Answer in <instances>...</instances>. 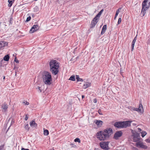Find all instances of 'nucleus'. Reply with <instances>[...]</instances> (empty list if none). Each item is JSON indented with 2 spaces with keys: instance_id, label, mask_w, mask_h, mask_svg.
<instances>
[{
  "instance_id": "1",
  "label": "nucleus",
  "mask_w": 150,
  "mask_h": 150,
  "mask_svg": "<svg viewBox=\"0 0 150 150\" xmlns=\"http://www.w3.org/2000/svg\"><path fill=\"white\" fill-rule=\"evenodd\" d=\"M111 128H107L103 131H100L96 134L97 138L100 141L107 139L112 133Z\"/></svg>"
},
{
  "instance_id": "2",
  "label": "nucleus",
  "mask_w": 150,
  "mask_h": 150,
  "mask_svg": "<svg viewBox=\"0 0 150 150\" xmlns=\"http://www.w3.org/2000/svg\"><path fill=\"white\" fill-rule=\"evenodd\" d=\"M50 71L52 74L56 75L59 72V63L56 60H52L50 62Z\"/></svg>"
},
{
  "instance_id": "3",
  "label": "nucleus",
  "mask_w": 150,
  "mask_h": 150,
  "mask_svg": "<svg viewBox=\"0 0 150 150\" xmlns=\"http://www.w3.org/2000/svg\"><path fill=\"white\" fill-rule=\"evenodd\" d=\"M42 79L43 83L46 85H50L52 83V79L50 73L44 71L42 74Z\"/></svg>"
},
{
  "instance_id": "4",
  "label": "nucleus",
  "mask_w": 150,
  "mask_h": 150,
  "mask_svg": "<svg viewBox=\"0 0 150 150\" xmlns=\"http://www.w3.org/2000/svg\"><path fill=\"white\" fill-rule=\"evenodd\" d=\"M131 121H118L116 122L114 124V126L118 128H125L130 126Z\"/></svg>"
},
{
  "instance_id": "5",
  "label": "nucleus",
  "mask_w": 150,
  "mask_h": 150,
  "mask_svg": "<svg viewBox=\"0 0 150 150\" xmlns=\"http://www.w3.org/2000/svg\"><path fill=\"white\" fill-rule=\"evenodd\" d=\"M109 142H102L100 143V145L101 148L105 150H108L109 149V148L108 146Z\"/></svg>"
},
{
  "instance_id": "6",
  "label": "nucleus",
  "mask_w": 150,
  "mask_h": 150,
  "mask_svg": "<svg viewBox=\"0 0 150 150\" xmlns=\"http://www.w3.org/2000/svg\"><path fill=\"white\" fill-rule=\"evenodd\" d=\"M122 134L123 133L122 131H117L115 133L113 138L116 140L118 139L122 136Z\"/></svg>"
},
{
  "instance_id": "7",
  "label": "nucleus",
  "mask_w": 150,
  "mask_h": 150,
  "mask_svg": "<svg viewBox=\"0 0 150 150\" xmlns=\"http://www.w3.org/2000/svg\"><path fill=\"white\" fill-rule=\"evenodd\" d=\"M98 19L95 17L92 21L90 25V28H93L96 25L98 21Z\"/></svg>"
},
{
  "instance_id": "8",
  "label": "nucleus",
  "mask_w": 150,
  "mask_h": 150,
  "mask_svg": "<svg viewBox=\"0 0 150 150\" xmlns=\"http://www.w3.org/2000/svg\"><path fill=\"white\" fill-rule=\"evenodd\" d=\"M136 145L137 147L144 149H146L147 148V146L144 145L143 143H141L140 142H137L136 143Z\"/></svg>"
},
{
  "instance_id": "9",
  "label": "nucleus",
  "mask_w": 150,
  "mask_h": 150,
  "mask_svg": "<svg viewBox=\"0 0 150 150\" xmlns=\"http://www.w3.org/2000/svg\"><path fill=\"white\" fill-rule=\"evenodd\" d=\"M39 29V27L38 25H34L31 28L30 32V33H33L38 30Z\"/></svg>"
},
{
  "instance_id": "10",
  "label": "nucleus",
  "mask_w": 150,
  "mask_h": 150,
  "mask_svg": "<svg viewBox=\"0 0 150 150\" xmlns=\"http://www.w3.org/2000/svg\"><path fill=\"white\" fill-rule=\"evenodd\" d=\"M8 105L7 104L5 103L2 104L1 105V108L2 110V111L5 112H6L8 108Z\"/></svg>"
},
{
  "instance_id": "11",
  "label": "nucleus",
  "mask_w": 150,
  "mask_h": 150,
  "mask_svg": "<svg viewBox=\"0 0 150 150\" xmlns=\"http://www.w3.org/2000/svg\"><path fill=\"white\" fill-rule=\"evenodd\" d=\"M30 126L32 128H36L37 126V124H36L35 121L32 120L30 123Z\"/></svg>"
},
{
  "instance_id": "12",
  "label": "nucleus",
  "mask_w": 150,
  "mask_h": 150,
  "mask_svg": "<svg viewBox=\"0 0 150 150\" xmlns=\"http://www.w3.org/2000/svg\"><path fill=\"white\" fill-rule=\"evenodd\" d=\"M7 45V43L4 41L0 42V50Z\"/></svg>"
},
{
  "instance_id": "13",
  "label": "nucleus",
  "mask_w": 150,
  "mask_h": 150,
  "mask_svg": "<svg viewBox=\"0 0 150 150\" xmlns=\"http://www.w3.org/2000/svg\"><path fill=\"white\" fill-rule=\"evenodd\" d=\"M147 2H145V4H144V6L143 5V3H142V12L143 10H146L147 9L149 8V5H147Z\"/></svg>"
},
{
  "instance_id": "14",
  "label": "nucleus",
  "mask_w": 150,
  "mask_h": 150,
  "mask_svg": "<svg viewBox=\"0 0 150 150\" xmlns=\"http://www.w3.org/2000/svg\"><path fill=\"white\" fill-rule=\"evenodd\" d=\"M95 123L98 126L100 127L103 124V122L101 120H96Z\"/></svg>"
},
{
  "instance_id": "15",
  "label": "nucleus",
  "mask_w": 150,
  "mask_h": 150,
  "mask_svg": "<svg viewBox=\"0 0 150 150\" xmlns=\"http://www.w3.org/2000/svg\"><path fill=\"white\" fill-rule=\"evenodd\" d=\"M91 86V83H90L86 82L83 85V88L84 89H86L87 88L90 86Z\"/></svg>"
},
{
  "instance_id": "16",
  "label": "nucleus",
  "mask_w": 150,
  "mask_h": 150,
  "mask_svg": "<svg viewBox=\"0 0 150 150\" xmlns=\"http://www.w3.org/2000/svg\"><path fill=\"white\" fill-rule=\"evenodd\" d=\"M107 29V26L106 25H104L102 29V31L101 33V35L103 34L105 32Z\"/></svg>"
},
{
  "instance_id": "17",
  "label": "nucleus",
  "mask_w": 150,
  "mask_h": 150,
  "mask_svg": "<svg viewBox=\"0 0 150 150\" xmlns=\"http://www.w3.org/2000/svg\"><path fill=\"white\" fill-rule=\"evenodd\" d=\"M137 40V37H135L134 38L132 42V51H133V50L134 49V45L136 41V40Z\"/></svg>"
},
{
  "instance_id": "18",
  "label": "nucleus",
  "mask_w": 150,
  "mask_h": 150,
  "mask_svg": "<svg viewBox=\"0 0 150 150\" xmlns=\"http://www.w3.org/2000/svg\"><path fill=\"white\" fill-rule=\"evenodd\" d=\"M103 10L102 9L96 15V16H95V18H97L98 19H99L100 16L101 15L102 13L103 12Z\"/></svg>"
},
{
  "instance_id": "19",
  "label": "nucleus",
  "mask_w": 150,
  "mask_h": 150,
  "mask_svg": "<svg viewBox=\"0 0 150 150\" xmlns=\"http://www.w3.org/2000/svg\"><path fill=\"white\" fill-rule=\"evenodd\" d=\"M14 0H8V2L9 3V4H8V6L9 7H11L12 4L13 3L14 1Z\"/></svg>"
},
{
  "instance_id": "20",
  "label": "nucleus",
  "mask_w": 150,
  "mask_h": 150,
  "mask_svg": "<svg viewBox=\"0 0 150 150\" xmlns=\"http://www.w3.org/2000/svg\"><path fill=\"white\" fill-rule=\"evenodd\" d=\"M139 112H141L142 110H143L142 105V104H140L139 105V107L138 108Z\"/></svg>"
},
{
  "instance_id": "21",
  "label": "nucleus",
  "mask_w": 150,
  "mask_h": 150,
  "mask_svg": "<svg viewBox=\"0 0 150 150\" xmlns=\"http://www.w3.org/2000/svg\"><path fill=\"white\" fill-rule=\"evenodd\" d=\"M76 78L78 81H83V80L79 78V76L78 75H76Z\"/></svg>"
},
{
  "instance_id": "22",
  "label": "nucleus",
  "mask_w": 150,
  "mask_h": 150,
  "mask_svg": "<svg viewBox=\"0 0 150 150\" xmlns=\"http://www.w3.org/2000/svg\"><path fill=\"white\" fill-rule=\"evenodd\" d=\"M133 137H139V133L135 132L133 133Z\"/></svg>"
},
{
  "instance_id": "23",
  "label": "nucleus",
  "mask_w": 150,
  "mask_h": 150,
  "mask_svg": "<svg viewBox=\"0 0 150 150\" xmlns=\"http://www.w3.org/2000/svg\"><path fill=\"white\" fill-rule=\"evenodd\" d=\"M133 139L134 142H137L140 140L139 137H133Z\"/></svg>"
},
{
  "instance_id": "24",
  "label": "nucleus",
  "mask_w": 150,
  "mask_h": 150,
  "mask_svg": "<svg viewBox=\"0 0 150 150\" xmlns=\"http://www.w3.org/2000/svg\"><path fill=\"white\" fill-rule=\"evenodd\" d=\"M121 9V8H119L117 9V10L116 13V14L115 15V18H114L115 19H116L117 16V15H118V14H119V13L120 12V10Z\"/></svg>"
},
{
  "instance_id": "25",
  "label": "nucleus",
  "mask_w": 150,
  "mask_h": 150,
  "mask_svg": "<svg viewBox=\"0 0 150 150\" xmlns=\"http://www.w3.org/2000/svg\"><path fill=\"white\" fill-rule=\"evenodd\" d=\"M9 56L8 55H7L4 56V59L5 61H8L9 60Z\"/></svg>"
},
{
  "instance_id": "26",
  "label": "nucleus",
  "mask_w": 150,
  "mask_h": 150,
  "mask_svg": "<svg viewBox=\"0 0 150 150\" xmlns=\"http://www.w3.org/2000/svg\"><path fill=\"white\" fill-rule=\"evenodd\" d=\"M49 133L48 131L46 129L44 131V134L45 135L47 136L49 134Z\"/></svg>"
},
{
  "instance_id": "27",
  "label": "nucleus",
  "mask_w": 150,
  "mask_h": 150,
  "mask_svg": "<svg viewBox=\"0 0 150 150\" xmlns=\"http://www.w3.org/2000/svg\"><path fill=\"white\" fill-rule=\"evenodd\" d=\"M141 133L142 134V137H144L147 134L146 132L145 131H142Z\"/></svg>"
},
{
  "instance_id": "28",
  "label": "nucleus",
  "mask_w": 150,
  "mask_h": 150,
  "mask_svg": "<svg viewBox=\"0 0 150 150\" xmlns=\"http://www.w3.org/2000/svg\"><path fill=\"white\" fill-rule=\"evenodd\" d=\"M69 80H72V81H75V77L74 76H71L70 77V78Z\"/></svg>"
},
{
  "instance_id": "29",
  "label": "nucleus",
  "mask_w": 150,
  "mask_h": 150,
  "mask_svg": "<svg viewBox=\"0 0 150 150\" xmlns=\"http://www.w3.org/2000/svg\"><path fill=\"white\" fill-rule=\"evenodd\" d=\"M36 89H37L38 91L39 92H42V89H41V88L39 86H38L37 88Z\"/></svg>"
},
{
  "instance_id": "30",
  "label": "nucleus",
  "mask_w": 150,
  "mask_h": 150,
  "mask_svg": "<svg viewBox=\"0 0 150 150\" xmlns=\"http://www.w3.org/2000/svg\"><path fill=\"white\" fill-rule=\"evenodd\" d=\"M25 129L27 130L28 131L29 130L30 128L29 127V125L28 124L26 125L25 126Z\"/></svg>"
},
{
  "instance_id": "31",
  "label": "nucleus",
  "mask_w": 150,
  "mask_h": 150,
  "mask_svg": "<svg viewBox=\"0 0 150 150\" xmlns=\"http://www.w3.org/2000/svg\"><path fill=\"white\" fill-rule=\"evenodd\" d=\"M74 141L75 142H78L79 143H80L81 142L80 139L78 138L75 139L74 140Z\"/></svg>"
},
{
  "instance_id": "32",
  "label": "nucleus",
  "mask_w": 150,
  "mask_h": 150,
  "mask_svg": "<svg viewBox=\"0 0 150 150\" xmlns=\"http://www.w3.org/2000/svg\"><path fill=\"white\" fill-rule=\"evenodd\" d=\"M23 103L25 105H28L29 104V103L28 102H27V101L23 102Z\"/></svg>"
},
{
  "instance_id": "33",
  "label": "nucleus",
  "mask_w": 150,
  "mask_h": 150,
  "mask_svg": "<svg viewBox=\"0 0 150 150\" xmlns=\"http://www.w3.org/2000/svg\"><path fill=\"white\" fill-rule=\"evenodd\" d=\"M31 19V17L30 16H29L28 17L26 20V22H28Z\"/></svg>"
},
{
  "instance_id": "34",
  "label": "nucleus",
  "mask_w": 150,
  "mask_h": 150,
  "mask_svg": "<svg viewBox=\"0 0 150 150\" xmlns=\"http://www.w3.org/2000/svg\"><path fill=\"white\" fill-rule=\"evenodd\" d=\"M132 110L134 111H136L139 112V110L138 109V108H132Z\"/></svg>"
},
{
  "instance_id": "35",
  "label": "nucleus",
  "mask_w": 150,
  "mask_h": 150,
  "mask_svg": "<svg viewBox=\"0 0 150 150\" xmlns=\"http://www.w3.org/2000/svg\"><path fill=\"white\" fill-rule=\"evenodd\" d=\"M121 21V18H119L118 19L117 23L118 24H120Z\"/></svg>"
},
{
  "instance_id": "36",
  "label": "nucleus",
  "mask_w": 150,
  "mask_h": 150,
  "mask_svg": "<svg viewBox=\"0 0 150 150\" xmlns=\"http://www.w3.org/2000/svg\"><path fill=\"white\" fill-rule=\"evenodd\" d=\"M14 61L16 62L17 63H19L18 60L16 59V57H15L14 59Z\"/></svg>"
},
{
  "instance_id": "37",
  "label": "nucleus",
  "mask_w": 150,
  "mask_h": 150,
  "mask_svg": "<svg viewBox=\"0 0 150 150\" xmlns=\"http://www.w3.org/2000/svg\"><path fill=\"white\" fill-rule=\"evenodd\" d=\"M149 0H144L143 2V5H144V4H145V2H147Z\"/></svg>"
},
{
  "instance_id": "38",
  "label": "nucleus",
  "mask_w": 150,
  "mask_h": 150,
  "mask_svg": "<svg viewBox=\"0 0 150 150\" xmlns=\"http://www.w3.org/2000/svg\"><path fill=\"white\" fill-rule=\"evenodd\" d=\"M146 11V10H143L142 12H141V13H143V16H144L145 15V11Z\"/></svg>"
},
{
  "instance_id": "39",
  "label": "nucleus",
  "mask_w": 150,
  "mask_h": 150,
  "mask_svg": "<svg viewBox=\"0 0 150 150\" xmlns=\"http://www.w3.org/2000/svg\"><path fill=\"white\" fill-rule=\"evenodd\" d=\"M145 141L147 142L150 143V139H146Z\"/></svg>"
},
{
  "instance_id": "40",
  "label": "nucleus",
  "mask_w": 150,
  "mask_h": 150,
  "mask_svg": "<svg viewBox=\"0 0 150 150\" xmlns=\"http://www.w3.org/2000/svg\"><path fill=\"white\" fill-rule=\"evenodd\" d=\"M28 118V115H25V120H27Z\"/></svg>"
},
{
  "instance_id": "41",
  "label": "nucleus",
  "mask_w": 150,
  "mask_h": 150,
  "mask_svg": "<svg viewBox=\"0 0 150 150\" xmlns=\"http://www.w3.org/2000/svg\"><path fill=\"white\" fill-rule=\"evenodd\" d=\"M98 112L100 114V115L102 114L101 113V110L100 109H99L98 110Z\"/></svg>"
},
{
  "instance_id": "42",
  "label": "nucleus",
  "mask_w": 150,
  "mask_h": 150,
  "mask_svg": "<svg viewBox=\"0 0 150 150\" xmlns=\"http://www.w3.org/2000/svg\"><path fill=\"white\" fill-rule=\"evenodd\" d=\"M93 102L96 103L97 102V100L96 98L94 99L93 100Z\"/></svg>"
},
{
  "instance_id": "43",
  "label": "nucleus",
  "mask_w": 150,
  "mask_h": 150,
  "mask_svg": "<svg viewBox=\"0 0 150 150\" xmlns=\"http://www.w3.org/2000/svg\"><path fill=\"white\" fill-rule=\"evenodd\" d=\"M3 61L2 60L1 61H0V67L2 66V62Z\"/></svg>"
},
{
  "instance_id": "44",
  "label": "nucleus",
  "mask_w": 150,
  "mask_h": 150,
  "mask_svg": "<svg viewBox=\"0 0 150 150\" xmlns=\"http://www.w3.org/2000/svg\"><path fill=\"white\" fill-rule=\"evenodd\" d=\"M18 69V67H15L13 68V69L16 70H17Z\"/></svg>"
},
{
  "instance_id": "45",
  "label": "nucleus",
  "mask_w": 150,
  "mask_h": 150,
  "mask_svg": "<svg viewBox=\"0 0 150 150\" xmlns=\"http://www.w3.org/2000/svg\"><path fill=\"white\" fill-rule=\"evenodd\" d=\"M21 150H29V149H24V148H22L21 149Z\"/></svg>"
},
{
  "instance_id": "46",
  "label": "nucleus",
  "mask_w": 150,
  "mask_h": 150,
  "mask_svg": "<svg viewBox=\"0 0 150 150\" xmlns=\"http://www.w3.org/2000/svg\"><path fill=\"white\" fill-rule=\"evenodd\" d=\"M138 130L139 132H141L142 130L141 129L139 128H138Z\"/></svg>"
},
{
  "instance_id": "47",
  "label": "nucleus",
  "mask_w": 150,
  "mask_h": 150,
  "mask_svg": "<svg viewBox=\"0 0 150 150\" xmlns=\"http://www.w3.org/2000/svg\"><path fill=\"white\" fill-rule=\"evenodd\" d=\"M84 97V95L82 96V98H83Z\"/></svg>"
},
{
  "instance_id": "48",
  "label": "nucleus",
  "mask_w": 150,
  "mask_h": 150,
  "mask_svg": "<svg viewBox=\"0 0 150 150\" xmlns=\"http://www.w3.org/2000/svg\"><path fill=\"white\" fill-rule=\"evenodd\" d=\"M3 79V80H4L5 79V76H4Z\"/></svg>"
},
{
  "instance_id": "49",
  "label": "nucleus",
  "mask_w": 150,
  "mask_h": 150,
  "mask_svg": "<svg viewBox=\"0 0 150 150\" xmlns=\"http://www.w3.org/2000/svg\"><path fill=\"white\" fill-rule=\"evenodd\" d=\"M15 75L16 76V72H15Z\"/></svg>"
}]
</instances>
